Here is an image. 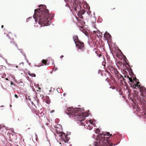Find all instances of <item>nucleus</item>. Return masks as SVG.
Returning <instances> with one entry per match:
<instances>
[{
  "instance_id": "obj_26",
  "label": "nucleus",
  "mask_w": 146,
  "mask_h": 146,
  "mask_svg": "<svg viewBox=\"0 0 146 146\" xmlns=\"http://www.w3.org/2000/svg\"><path fill=\"white\" fill-rule=\"evenodd\" d=\"M60 88H58L57 89V92H58L59 90H60Z\"/></svg>"
},
{
  "instance_id": "obj_16",
  "label": "nucleus",
  "mask_w": 146,
  "mask_h": 146,
  "mask_svg": "<svg viewBox=\"0 0 146 146\" xmlns=\"http://www.w3.org/2000/svg\"><path fill=\"white\" fill-rule=\"evenodd\" d=\"M28 74L29 76H31L32 77H35L36 76L35 74L34 73H31L29 72Z\"/></svg>"
},
{
  "instance_id": "obj_27",
  "label": "nucleus",
  "mask_w": 146,
  "mask_h": 146,
  "mask_svg": "<svg viewBox=\"0 0 146 146\" xmlns=\"http://www.w3.org/2000/svg\"><path fill=\"white\" fill-rule=\"evenodd\" d=\"M32 18V17H29V18H28L27 19V20H28H28L29 19H30V18Z\"/></svg>"
},
{
  "instance_id": "obj_6",
  "label": "nucleus",
  "mask_w": 146,
  "mask_h": 146,
  "mask_svg": "<svg viewBox=\"0 0 146 146\" xmlns=\"http://www.w3.org/2000/svg\"><path fill=\"white\" fill-rule=\"evenodd\" d=\"M60 136L65 143L67 142L69 139L67 137V135H66L65 134L64 132H61L60 133Z\"/></svg>"
},
{
  "instance_id": "obj_1",
  "label": "nucleus",
  "mask_w": 146,
  "mask_h": 146,
  "mask_svg": "<svg viewBox=\"0 0 146 146\" xmlns=\"http://www.w3.org/2000/svg\"><path fill=\"white\" fill-rule=\"evenodd\" d=\"M46 8L45 5H40L39 9L35 10L33 15L36 22H37L40 24L43 25L44 26L48 25L49 22L48 11Z\"/></svg>"
},
{
  "instance_id": "obj_33",
  "label": "nucleus",
  "mask_w": 146,
  "mask_h": 146,
  "mask_svg": "<svg viewBox=\"0 0 146 146\" xmlns=\"http://www.w3.org/2000/svg\"><path fill=\"white\" fill-rule=\"evenodd\" d=\"M127 76H126V75H125L124 76V77L125 78H127Z\"/></svg>"
},
{
  "instance_id": "obj_3",
  "label": "nucleus",
  "mask_w": 146,
  "mask_h": 146,
  "mask_svg": "<svg viewBox=\"0 0 146 146\" xmlns=\"http://www.w3.org/2000/svg\"><path fill=\"white\" fill-rule=\"evenodd\" d=\"M111 136L112 135L110 134L109 132L106 134L100 133L98 135V141L94 142V145L95 146H111L112 145V142L110 141V137H106L105 136Z\"/></svg>"
},
{
  "instance_id": "obj_15",
  "label": "nucleus",
  "mask_w": 146,
  "mask_h": 146,
  "mask_svg": "<svg viewBox=\"0 0 146 146\" xmlns=\"http://www.w3.org/2000/svg\"><path fill=\"white\" fill-rule=\"evenodd\" d=\"M12 48L13 49H14L15 48H18V46H17V45L16 44H13L12 46Z\"/></svg>"
},
{
  "instance_id": "obj_4",
  "label": "nucleus",
  "mask_w": 146,
  "mask_h": 146,
  "mask_svg": "<svg viewBox=\"0 0 146 146\" xmlns=\"http://www.w3.org/2000/svg\"><path fill=\"white\" fill-rule=\"evenodd\" d=\"M76 45L78 49L81 50L82 51H83L85 49L84 44L83 42L80 41L78 42H76Z\"/></svg>"
},
{
  "instance_id": "obj_10",
  "label": "nucleus",
  "mask_w": 146,
  "mask_h": 146,
  "mask_svg": "<svg viewBox=\"0 0 146 146\" xmlns=\"http://www.w3.org/2000/svg\"><path fill=\"white\" fill-rule=\"evenodd\" d=\"M140 98L143 100L144 101L146 102V98L145 96L144 95V94L141 93Z\"/></svg>"
},
{
  "instance_id": "obj_7",
  "label": "nucleus",
  "mask_w": 146,
  "mask_h": 146,
  "mask_svg": "<svg viewBox=\"0 0 146 146\" xmlns=\"http://www.w3.org/2000/svg\"><path fill=\"white\" fill-rule=\"evenodd\" d=\"M93 33L97 35V37L99 38H102V34L99 30H97L96 31H94Z\"/></svg>"
},
{
  "instance_id": "obj_20",
  "label": "nucleus",
  "mask_w": 146,
  "mask_h": 146,
  "mask_svg": "<svg viewBox=\"0 0 146 146\" xmlns=\"http://www.w3.org/2000/svg\"><path fill=\"white\" fill-rule=\"evenodd\" d=\"M109 79H108V78H107L106 79V80L108 82Z\"/></svg>"
},
{
  "instance_id": "obj_29",
  "label": "nucleus",
  "mask_w": 146,
  "mask_h": 146,
  "mask_svg": "<svg viewBox=\"0 0 146 146\" xmlns=\"http://www.w3.org/2000/svg\"><path fill=\"white\" fill-rule=\"evenodd\" d=\"M126 77H127V78H130V77H129V76H126Z\"/></svg>"
},
{
  "instance_id": "obj_8",
  "label": "nucleus",
  "mask_w": 146,
  "mask_h": 146,
  "mask_svg": "<svg viewBox=\"0 0 146 146\" xmlns=\"http://www.w3.org/2000/svg\"><path fill=\"white\" fill-rule=\"evenodd\" d=\"M72 8L73 9H74L76 12L77 11V7L78 8V5L75 3H73L72 5Z\"/></svg>"
},
{
  "instance_id": "obj_38",
  "label": "nucleus",
  "mask_w": 146,
  "mask_h": 146,
  "mask_svg": "<svg viewBox=\"0 0 146 146\" xmlns=\"http://www.w3.org/2000/svg\"><path fill=\"white\" fill-rule=\"evenodd\" d=\"M1 127V125H0V127Z\"/></svg>"
},
{
  "instance_id": "obj_25",
  "label": "nucleus",
  "mask_w": 146,
  "mask_h": 146,
  "mask_svg": "<svg viewBox=\"0 0 146 146\" xmlns=\"http://www.w3.org/2000/svg\"><path fill=\"white\" fill-rule=\"evenodd\" d=\"M64 57V56L63 55H62L60 57V58H63Z\"/></svg>"
},
{
  "instance_id": "obj_19",
  "label": "nucleus",
  "mask_w": 146,
  "mask_h": 146,
  "mask_svg": "<svg viewBox=\"0 0 146 146\" xmlns=\"http://www.w3.org/2000/svg\"><path fill=\"white\" fill-rule=\"evenodd\" d=\"M89 121L91 124H93L94 123L93 122L92 120H90Z\"/></svg>"
},
{
  "instance_id": "obj_31",
  "label": "nucleus",
  "mask_w": 146,
  "mask_h": 146,
  "mask_svg": "<svg viewBox=\"0 0 146 146\" xmlns=\"http://www.w3.org/2000/svg\"><path fill=\"white\" fill-rule=\"evenodd\" d=\"M3 27H4V26L3 25H2L1 26V28H3Z\"/></svg>"
},
{
  "instance_id": "obj_2",
  "label": "nucleus",
  "mask_w": 146,
  "mask_h": 146,
  "mask_svg": "<svg viewBox=\"0 0 146 146\" xmlns=\"http://www.w3.org/2000/svg\"><path fill=\"white\" fill-rule=\"evenodd\" d=\"M84 111V110L80 108H73V107L68 108L65 111L67 114L70 115V117L72 116L76 120L80 121H84L86 117L88 115V113Z\"/></svg>"
},
{
  "instance_id": "obj_23",
  "label": "nucleus",
  "mask_w": 146,
  "mask_h": 146,
  "mask_svg": "<svg viewBox=\"0 0 146 146\" xmlns=\"http://www.w3.org/2000/svg\"><path fill=\"white\" fill-rule=\"evenodd\" d=\"M122 78H123V81H125V79L123 78V76H122Z\"/></svg>"
},
{
  "instance_id": "obj_13",
  "label": "nucleus",
  "mask_w": 146,
  "mask_h": 146,
  "mask_svg": "<svg viewBox=\"0 0 146 146\" xmlns=\"http://www.w3.org/2000/svg\"><path fill=\"white\" fill-rule=\"evenodd\" d=\"M47 62V60L43 59L42 61V64L46 65Z\"/></svg>"
},
{
  "instance_id": "obj_17",
  "label": "nucleus",
  "mask_w": 146,
  "mask_h": 146,
  "mask_svg": "<svg viewBox=\"0 0 146 146\" xmlns=\"http://www.w3.org/2000/svg\"><path fill=\"white\" fill-rule=\"evenodd\" d=\"M114 72H115V74H118L119 72L116 69H114Z\"/></svg>"
},
{
  "instance_id": "obj_30",
  "label": "nucleus",
  "mask_w": 146,
  "mask_h": 146,
  "mask_svg": "<svg viewBox=\"0 0 146 146\" xmlns=\"http://www.w3.org/2000/svg\"><path fill=\"white\" fill-rule=\"evenodd\" d=\"M112 89H115V87H113L112 88Z\"/></svg>"
},
{
  "instance_id": "obj_41",
  "label": "nucleus",
  "mask_w": 146,
  "mask_h": 146,
  "mask_svg": "<svg viewBox=\"0 0 146 146\" xmlns=\"http://www.w3.org/2000/svg\"><path fill=\"white\" fill-rule=\"evenodd\" d=\"M49 18H50V17H48V18H49Z\"/></svg>"
},
{
  "instance_id": "obj_14",
  "label": "nucleus",
  "mask_w": 146,
  "mask_h": 146,
  "mask_svg": "<svg viewBox=\"0 0 146 146\" xmlns=\"http://www.w3.org/2000/svg\"><path fill=\"white\" fill-rule=\"evenodd\" d=\"M46 98L47 100H46L45 102L46 104H49L50 103V100H48L49 99V98L48 96H47L46 97Z\"/></svg>"
},
{
  "instance_id": "obj_5",
  "label": "nucleus",
  "mask_w": 146,
  "mask_h": 146,
  "mask_svg": "<svg viewBox=\"0 0 146 146\" xmlns=\"http://www.w3.org/2000/svg\"><path fill=\"white\" fill-rule=\"evenodd\" d=\"M139 83V82H137V84L133 85V86H135L134 87L137 86L138 87L137 88H139L140 89V92H141V93H143V94H144V93H146V89L144 87H140V85H138Z\"/></svg>"
},
{
  "instance_id": "obj_21",
  "label": "nucleus",
  "mask_w": 146,
  "mask_h": 146,
  "mask_svg": "<svg viewBox=\"0 0 146 146\" xmlns=\"http://www.w3.org/2000/svg\"><path fill=\"white\" fill-rule=\"evenodd\" d=\"M15 96L16 98H18V96L16 94H15Z\"/></svg>"
},
{
  "instance_id": "obj_40",
  "label": "nucleus",
  "mask_w": 146,
  "mask_h": 146,
  "mask_svg": "<svg viewBox=\"0 0 146 146\" xmlns=\"http://www.w3.org/2000/svg\"><path fill=\"white\" fill-rule=\"evenodd\" d=\"M115 9V8H114V9Z\"/></svg>"
},
{
  "instance_id": "obj_35",
  "label": "nucleus",
  "mask_w": 146,
  "mask_h": 146,
  "mask_svg": "<svg viewBox=\"0 0 146 146\" xmlns=\"http://www.w3.org/2000/svg\"><path fill=\"white\" fill-rule=\"evenodd\" d=\"M102 56V55L101 54H100L99 55V57H100V56Z\"/></svg>"
},
{
  "instance_id": "obj_18",
  "label": "nucleus",
  "mask_w": 146,
  "mask_h": 146,
  "mask_svg": "<svg viewBox=\"0 0 146 146\" xmlns=\"http://www.w3.org/2000/svg\"><path fill=\"white\" fill-rule=\"evenodd\" d=\"M129 81L131 82H133V81L132 78H131V77H130L129 78Z\"/></svg>"
},
{
  "instance_id": "obj_22",
  "label": "nucleus",
  "mask_w": 146,
  "mask_h": 146,
  "mask_svg": "<svg viewBox=\"0 0 146 146\" xmlns=\"http://www.w3.org/2000/svg\"><path fill=\"white\" fill-rule=\"evenodd\" d=\"M99 131H100V130H99V129H96V133H98V132H99Z\"/></svg>"
},
{
  "instance_id": "obj_24",
  "label": "nucleus",
  "mask_w": 146,
  "mask_h": 146,
  "mask_svg": "<svg viewBox=\"0 0 146 146\" xmlns=\"http://www.w3.org/2000/svg\"><path fill=\"white\" fill-rule=\"evenodd\" d=\"M13 84H14V83H13V82L11 81V85H13Z\"/></svg>"
},
{
  "instance_id": "obj_12",
  "label": "nucleus",
  "mask_w": 146,
  "mask_h": 146,
  "mask_svg": "<svg viewBox=\"0 0 146 146\" xmlns=\"http://www.w3.org/2000/svg\"><path fill=\"white\" fill-rule=\"evenodd\" d=\"M38 115L39 118H41L44 116V113L42 112H41L40 113H38Z\"/></svg>"
},
{
  "instance_id": "obj_37",
  "label": "nucleus",
  "mask_w": 146,
  "mask_h": 146,
  "mask_svg": "<svg viewBox=\"0 0 146 146\" xmlns=\"http://www.w3.org/2000/svg\"><path fill=\"white\" fill-rule=\"evenodd\" d=\"M2 87H3V86L2 85Z\"/></svg>"
},
{
  "instance_id": "obj_34",
  "label": "nucleus",
  "mask_w": 146,
  "mask_h": 146,
  "mask_svg": "<svg viewBox=\"0 0 146 146\" xmlns=\"http://www.w3.org/2000/svg\"><path fill=\"white\" fill-rule=\"evenodd\" d=\"M6 80H8V78H6Z\"/></svg>"
},
{
  "instance_id": "obj_36",
  "label": "nucleus",
  "mask_w": 146,
  "mask_h": 146,
  "mask_svg": "<svg viewBox=\"0 0 146 146\" xmlns=\"http://www.w3.org/2000/svg\"><path fill=\"white\" fill-rule=\"evenodd\" d=\"M57 69V68H55V70H56Z\"/></svg>"
},
{
  "instance_id": "obj_11",
  "label": "nucleus",
  "mask_w": 146,
  "mask_h": 146,
  "mask_svg": "<svg viewBox=\"0 0 146 146\" xmlns=\"http://www.w3.org/2000/svg\"><path fill=\"white\" fill-rule=\"evenodd\" d=\"M104 36L107 39L110 38L111 37L110 34L108 33H107V32L105 33L104 34Z\"/></svg>"
},
{
  "instance_id": "obj_28",
  "label": "nucleus",
  "mask_w": 146,
  "mask_h": 146,
  "mask_svg": "<svg viewBox=\"0 0 146 146\" xmlns=\"http://www.w3.org/2000/svg\"><path fill=\"white\" fill-rule=\"evenodd\" d=\"M54 110H52L50 112L51 113H52V112H54Z\"/></svg>"
},
{
  "instance_id": "obj_39",
  "label": "nucleus",
  "mask_w": 146,
  "mask_h": 146,
  "mask_svg": "<svg viewBox=\"0 0 146 146\" xmlns=\"http://www.w3.org/2000/svg\"><path fill=\"white\" fill-rule=\"evenodd\" d=\"M84 13H82V14H84Z\"/></svg>"
},
{
  "instance_id": "obj_32",
  "label": "nucleus",
  "mask_w": 146,
  "mask_h": 146,
  "mask_svg": "<svg viewBox=\"0 0 146 146\" xmlns=\"http://www.w3.org/2000/svg\"><path fill=\"white\" fill-rule=\"evenodd\" d=\"M126 64L127 65H128L129 66V64H128V63H126Z\"/></svg>"
},
{
  "instance_id": "obj_9",
  "label": "nucleus",
  "mask_w": 146,
  "mask_h": 146,
  "mask_svg": "<svg viewBox=\"0 0 146 146\" xmlns=\"http://www.w3.org/2000/svg\"><path fill=\"white\" fill-rule=\"evenodd\" d=\"M73 39L75 44L76 43V42H78L80 41L77 35H74L73 36Z\"/></svg>"
}]
</instances>
